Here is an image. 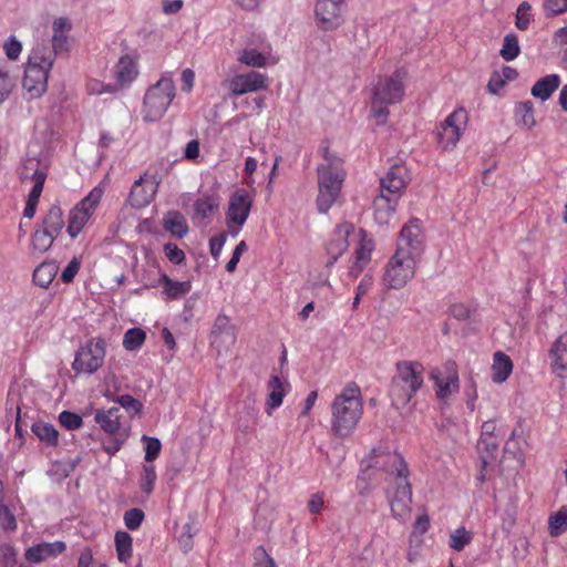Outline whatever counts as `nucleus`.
I'll list each match as a JSON object with an SVG mask.
<instances>
[{
    "label": "nucleus",
    "instance_id": "obj_1",
    "mask_svg": "<svg viewBox=\"0 0 567 567\" xmlns=\"http://www.w3.org/2000/svg\"><path fill=\"white\" fill-rule=\"evenodd\" d=\"M363 413V402L360 388L348 383L331 404V430L339 437L352 433Z\"/></svg>",
    "mask_w": 567,
    "mask_h": 567
},
{
    "label": "nucleus",
    "instance_id": "obj_2",
    "mask_svg": "<svg viewBox=\"0 0 567 567\" xmlns=\"http://www.w3.org/2000/svg\"><path fill=\"white\" fill-rule=\"evenodd\" d=\"M409 179V171L403 164L392 165L381 177V193L373 200L374 218L380 225L389 223Z\"/></svg>",
    "mask_w": 567,
    "mask_h": 567
},
{
    "label": "nucleus",
    "instance_id": "obj_3",
    "mask_svg": "<svg viewBox=\"0 0 567 567\" xmlns=\"http://www.w3.org/2000/svg\"><path fill=\"white\" fill-rule=\"evenodd\" d=\"M424 367L419 361L402 360L395 364L390 395L398 406L406 405L424 384Z\"/></svg>",
    "mask_w": 567,
    "mask_h": 567
},
{
    "label": "nucleus",
    "instance_id": "obj_4",
    "mask_svg": "<svg viewBox=\"0 0 567 567\" xmlns=\"http://www.w3.org/2000/svg\"><path fill=\"white\" fill-rule=\"evenodd\" d=\"M323 155L327 164H321L317 168L319 194L316 203L318 210L326 214L341 193L344 171L338 157L328 155L327 151H324Z\"/></svg>",
    "mask_w": 567,
    "mask_h": 567
},
{
    "label": "nucleus",
    "instance_id": "obj_5",
    "mask_svg": "<svg viewBox=\"0 0 567 567\" xmlns=\"http://www.w3.org/2000/svg\"><path fill=\"white\" fill-rule=\"evenodd\" d=\"M53 62L54 55L49 48L42 44L33 48L23 78V87L30 97H39L47 91Z\"/></svg>",
    "mask_w": 567,
    "mask_h": 567
},
{
    "label": "nucleus",
    "instance_id": "obj_6",
    "mask_svg": "<svg viewBox=\"0 0 567 567\" xmlns=\"http://www.w3.org/2000/svg\"><path fill=\"white\" fill-rule=\"evenodd\" d=\"M403 94V81L398 71L393 75L378 82L372 97V116L375 118L377 124L385 123L389 115L386 106L400 102Z\"/></svg>",
    "mask_w": 567,
    "mask_h": 567
},
{
    "label": "nucleus",
    "instance_id": "obj_7",
    "mask_svg": "<svg viewBox=\"0 0 567 567\" xmlns=\"http://www.w3.org/2000/svg\"><path fill=\"white\" fill-rule=\"evenodd\" d=\"M19 178L22 183L33 182L31 192L23 210V216L33 218L35 215L39 198L42 194L44 182L48 176V167L37 157H28L18 169Z\"/></svg>",
    "mask_w": 567,
    "mask_h": 567
},
{
    "label": "nucleus",
    "instance_id": "obj_8",
    "mask_svg": "<svg viewBox=\"0 0 567 567\" xmlns=\"http://www.w3.org/2000/svg\"><path fill=\"white\" fill-rule=\"evenodd\" d=\"M175 92L173 79L163 75L144 96V120L147 122L159 120L174 100Z\"/></svg>",
    "mask_w": 567,
    "mask_h": 567
},
{
    "label": "nucleus",
    "instance_id": "obj_9",
    "mask_svg": "<svg viewBox=\"0 0 567 567\" xmlns=\"http://www.w3.org/2000/svg\"><path fill=\"white\" fill-rule=\"evenodd\" d=\"M416 256L396 250L385 267L383 284L389 289L403 288L415 274Z\"/></svg>",
    "mask_w": 567,
    "mask_h": 567
},
{
    "label": "nucleus",
    "instance_id": "obj_10",
    "mask_svg": "<svg viewBox=\"0 0 567 567\" xmlns=\"http://www.w3.org/2000/svg\"><path fill=\"white\" fill-rule=\"evenodd\" d=\"M367 470L384 472L394 483L409 478L408 464L401 454L381 447L371 451L367 460Z\"/></svg>",
    "mask_w": 567,
    "mask_h": 567
},
{
    "label": "nucleus",
    "instance_id": "obj_11",
    "mask_svg": "<svg viewBox=\"0 0 567 567\" xmlns=\"http://www.w3.org/2000/svg\"><path fill=\"white\" fill-rule=\"evenodd\" d=\"M103 194L104 188L96 186L70 210L66 231L71 238H76L85 227L95 213Z\"/></svg>",
    "mask_w": 567,
    "mask_h": 567
},
{
    "label": "nucleus",
    "instance_id": "obj_12",
    "mask_svg": "<svg viewBox=\"0 0 567 567\" xmlns=\"http://www.w3.org/2000/svg\"><path fill=\"white\" fill-rule=\"evenodd\" d=\"M106 342L102 338H92L79 349L72 363L76 373L93 374L104 363Z\"/></svg>",
    "mask_w": 567,
    "mask_h": 567
},
{
    "label": "nucleus",
    "instance_id": "obj_13",
    "mask_svg": "<svg viewBox=\"0 0 567 567\" xmlns=\"http://www.w3.org/2000/svg\"><path fill=\"white\" fill-rule=\"evenodd\" d=\"M467 123V113L463 109L452 112L436 130V141L442 150L454 148Z\"/></svg>",
    "mask_w": 567,
    "mask_h": 567
},
{
    "label": "nucleus",
    "instance_id": "obj_14",
    "mask_svg": "<svg viewBox=\"0 0 567 567\" xmlns=\"http://www.w3.org/2000/svg\"><path fill=\"white\" fill-rule=\"evenodd\" d=\"M346 3L334 0H317L315 14L323 30L337 29L342 21Z\"/></svg>",
    "mask_w": 567,
    "mask_h": 567
},
{
    "label": "nucleus",
    "instance_id": "obj_15",
    "mask_svg": "<svg viewBox=\"0 0 567 567\" xmlns=\"http://www.w3.org/2000/svg\"><path fill=\"white\" fill-rule=\"evenodd\" d=\"M411 504L412 487L409 478L395 482V492L390 498L392 516L400 522H405L411 513Z\"/></svg>",
    "mask_w": 567,
    "mask_h": 567
},
{
    "label": "nucleus",
    "instance_id": "obj_16",
    "mask_svg": "<svg viewBox=\"0 0 567 567\" xmlns=\"http://www.w3.org/2000/svg\"><path fill=\"white\" fill-rule=\"evenodd\" d=\"M252 199L246 189H237L229 198L228 210L226 214L227 224H236L241 227L250 213Z\"/></svg>",
    "mask_w": 567,
    "mask_h": 567
},
{
    "label": "nucleus",
    "instance_id": "obj_17",
    "mask_svg": "<svg viewBox=\"0 0 567 567\" xmlns=\"http://www.w3.org/2000/svg\"><path fill=\"white\" fill-rule=\"evenodd\" d=\"M354 231V225L344 221L336 227L330 240L327 244V252L330 258L327 261V266L330 267L341 257L349 247V236Z\"/></svg>",
    "mask_w": 567,
    "mask_h": 567
},
{
    "label": "nucleus",
    "instance_id": "obj_18",
    "mask_svg": "<svg viewBox=\"0 0 567 567\" xmlns=\"http://www.w3.org/2000/svg\"><path fill=\"white\" fill-rule=\"evenodd\" d=\"M267 87V76L256 71H250L245 74H237L229 82V90L234 96L266 90Z\"/></svg>",
    "mask_w": 567,
    "mask_h": 567
},
{
    "label": "nucleus",
    "instance_id": "obj_19",
    "mask_svg": "<svg viewBox=\"0 0 567 567\" xmlns=\"http://www.w3.org/2000/svg\"><path fill=\"white\" fill-rule=\"evenodd\" d=\"M157 185L146 174L136 179L128 195V203L135 208L147 206L154 198Z\"/></svg>",
    "mask_w": 567,
    "mask_h": 567
},
{
    "label": "nucleus",
    "instance_id": "obj_20",
    "mask_svg": "<svg viewBox=\"0 0 567 567\" xmlns=\"http://www.w3.org/2000/svg\"><path fill=\"white\" fill-rule=\"evenodd\" d=\"M411 252L419 257L422 251L421 227L417 219L411 220L401 229L396 250Z\"/></svg>",
    "mask_w": 567,
    "mask_h": 567
},
{
    "label": "nucleus",
    "instance_id": "obj_21",
    "mask_svg": "<svg viewBox=\"0 0 567 567\" xmlns=\"http://www.w3.org/2000/svg\"><path fill=\"white\" fill-rule=\"evenodd\" d=\"M269 394L266 399L265 411L268 415L278 409L284 401L287 392L290 389V384L287 381L281 380L278 375L272 374L267 383Z\"/></svg>",
    "mask_w": 567,
    "mask_h": 567
},
{
    "label": "nucleus",
    "instance_id": "obj_22",
    "mask_svg": "<svg viewBox=\"0 0 567 567\" xmlns=\"http://www.w3.org/2000/svg\"><path fill=\"white\" fill-rule=\"evenodd\" d=\"M72 23L65 17L54 19L52 23V51L55 56L60 53L69 51V32L71 31Z\"/></svg>",
    "mask_w": 567,
    "mask_h": 567
},
{
    "label": "nucleus",
    "instance_id": "obj_23",
    "mask_svg": "<svg viewBox=\"0 0 567 567\" xmlns=\"http://www.w3.org/2000/svg\"><path fill=\"white\" fill-rule=\"evenodd\" d=\"M64 542L56 540L53 543H41L29 547L25 550V559L30 563H41L49 557L56 556L65 550Z\"/></svg>",
    "mask_w": 567,
    "mask_h": 567
},
{
    "label": "nucleus",
    "instance_id": "obj_24",
    "mask_svg": "<svg viewBox=\"0 0 567 567\" xmlns=\"http://www.w3.org/2000/svg\"><path fill=\"white\" fill-rule=\"evenodd\" d=\"M114 74L117 91L130 85L138 74L136 61L127 54L121 56L115 65Z\"/></svg>",
    "mask_w": 567,
    "mask_h": 567
},
{
    "label": "nucleus",
    "instance_id": "obj_25",
    "mask_svg": "<svg viewBox=\"0 0 567 567\" xmlns=\"http://www.w3.org/2000/svg\"><path fill=\"white\" fill-rule=\"evenodd\" d=\"M374 245L371 239H367L364 236L360 239L358 247L354 250V260L349 269V276L357 278L364 267L371 260V254Z\"/></svg>",
    "mask_w": 567,
    "mask_h": 567
},
{
    "label": "nucleus",
    "instance_id": "obj_26",
    "mask_svg": "<svg viewBox=\"0 0 567 567\" xmlns=\"http://www.w3.org/2000/svg\"><path fill=\"white\" fill-rule=\"evenodd\" d=\"M554 373L561 379L567 378V341L559 337L550 349Z\"/></svg>",
    "mask_w": 567,
    "mask_h": 567
},
{
    "label": "nucleus",
    "instance_id": "obj_27",
    "mask_svg": "<svg viewBox=\"0 0 567 567\" xmlns=\"http://www.w3.org/2000/svg\"><path fill=\"white\" fill-rule=\"evenodd\" d=\"M64 226L65 221L62 208L58 204L51 205L43 216L40 227L58 237L62 233Z\"/></svg>",
    "mask_w": 567,
    "mask_h": 567
},
{
    "label": "nucleus",
    "instance_id": "obj_28",
    "mask_svg": "<svg viewBox=\"0 0 567 567\" xmlns=\"http://www.w3.org/2000/svg\"><path fill=\"white\" fill-rule=\"evenodd\" d=\"M513 371V362L511 358L504 352L497 351L494 353L492 364V380L495 383L505 382Z\"/></svg>",
    "mask_w": 567,
    "mask_h": 567
},
{
    "label": "nucleus",
    "instance_id": "obj_29",
    "mask_svg": "<svg viewBox=\"0 0 567 567\" xmlns=\"http://www.w3.org/2000/svg\"><path fill=\"white\" fill-rule=\"evenodd\" d=\"M120 409L111 408L109 410H97L94 420L101 425L104 432L109 434H116L120 431Z\"/></svg>",
    "mask_w": 567,
    "mask_h": 567
},
{
    "label": "nucleus",
    "instance_id": "obj_30",
    "mask_svg": "<svg viewBox=\"0 0 567 567\" xmlns=\"http://www.w3.org/2000/svg\"><path fill=\"white\" fill-rule=\"evenodd\" d=\"M218 337H228V346H234L237 339L230 318L223 313L216 317L210 332V340L219 341Z\"/></svg>",
    "mask_w": 567,
    "mask_h": 567
},
{
    "label": "nucleus",
    "instance_id": "obj_31",
    "mask_svg": "<svg viewBox=\"0 0 567 567\" xmlns=\"http://www.w3.org/2000/svg\"><path fill=\"white\" fill-rule=\"evenodd\" d=\"M560 78L557 74H549L539 79L532 87V95L540 101L548 100L558 89Z\"/></svg>",
    "mask_w": 567,
    "mask_h": 567
},
{
    "label": "nucleus",
    "instance_id": "obj_32",
    "mask_svg": "<svg viewBox=\"0 0 567 567\" xmlns=\"http://www.w3.org/2000/svg\"><path fill=\"white\" fill-rule=\"evenodd\" d=\"M163 228L176 238H183L188 233L186 219L177 210H169L165 214Z\"/></svg>",
    "mask_w": 567,
    "mask_h": 567
},
{
    "label": "nucleus",
    "instance_id": "obj_33",
    "mask_svg": "<svg viewBox=\"0 0 567 567\" xmlns=\"http://www.w3.org/2000/svg\"><path fill=\"white\" fill-rule=\"evenodd\" d=\"M59 271V265L55 261H44L33 271V281L41 288H48Z\"/></svg>",
    "mask_w": 567,
    "mask_h": 567
},
{
    "label": "nucleus",
    "instance_id": "obj_34",
    "mask_svg": "<svg viewBox=\"0 0 567 567\" xmlns=\"http://www.w3.org/2000/svg\"><path fill=\"white\" fill-rule=\"evenodd\" d=\"M159 281L164 285V292L172 300L182 298L192 289L190 281H174L166 274L161 276Z\"/></svg>",
    "mask_w": 567,
    "mask_h": 567
},
{
    "label": "nucleus",
    "instance_id": "obj_35",
    "mask_svg": "<svg viewBox=\"0 0 567 567\" xmlns=\"http://www.w3.org/2000/svg\"><path fill=\"white\" fill-rule=\"evenodd\" d=\"M114 540L118 560L121 563H127L133 554L132 536L127 532L118 530L115 533Z\"/></svg>",
    "mask_w": 567,
    "mask_h": 567
},
{
    "label": "nucleus",
    "instance_id": "obj_36",
    "mask_svg": "<svg viewBox=\"0 0 567 567\" xmlns=\"http://www.w3.org/2000/svg\"><path fill=\"white\" fill-rule=\"evenodd\" d=\"M37 437L50 446H55L59 441V433L50 423L37 422L31 427Z\"/></svg>",
    "mask_w": 567,
    "mask_h": 567
},
{
    "label": "nucleus",
    "instance_id": "obj_37",
    "mask_svg": "<svg viewBox=\"0 0 567 567\" xmlns=\"http://www.w3.org/2000/svg\"><path fill=\"white\" fill-rule=\"evenodd\" d=\"M515 115L527 130L536 125L534 117V105L532 101L519 102L515 106Z\"/></svg>",
    "mask_w": 567,
    "mask_h": 567
},
{
    "label": "nucleus",
    "instance_id": "obj_38",
    "mask_svg": "<svg viewBox=\"0 0 567 567\" xmlns=\"http://www.w3.org/2000/svg\"><path fill=\"white\" fill-rule=\"evenodd\" d=\"M55 238L58 237L53 236V234L49 233L42 227H39L32 235V248L38 252H45L52 246Z\"/></svg>",
    "mask_w": 567,
    "mask_h": 567
},
{
    "label": "nucleus",
    "instance_id": "obj_39",
    "mask_svg": "<svg viewBox=\"0 0 567 567\" xmlns=\"http://www.w3.org/2000/svg\"><path fill=\"white\" fill-rule=\"evenodd\" d=\"M146 339V332L141 328H131L124 333L123 347L127 351H134L142 347Z\"/></svg>",
    "mask_w": 567,
    "mask_h": 567
},
{
    "label": "nucleus",
    "instance_id": "obj_40",
    "mask_svg": "<svg viewBox=\"0 0 567 567\" xmlns=\"http://www.w3.org/2000/svg\"><path fill=\"white\" fill-rule=\"evenodd\" d=\"M520 48L518 37L515 33H508L503 41V48L499 51L505 61H512L519 55Z\"/></svg>",
    "mask_w": 567,
    "mask_h": 567
},
{
    "label": "nucleus",
    "instance_id": "obj_41",
    "mask_svg": "<svg viewBox=\"0 0 567 567\" xmlns=\"http://www.w3.org/2000/svg\"><path fill=\"white\" fill-rule=\"evenodd\" d=\"M473 539L472 532L465 527H458L450 535V547L456 551H462Z\"/></svg>",
    "mask_w": 567,
    "mask_h": 567
},
{
    "label": "nucleus",
    "instance_id": "obj_42",
    "mask_svg": "<svg viewBox=\"0 0 567 567\" xmlns=\"http://www.w3.org/2000/svg\"><path fill=\"white\" fill-rule=\"evenodd\" d=\"M498 449L496 437H481L477 443V450L481 453V461L483 466H486L488 458H493Z\"/></svg>",
    "mask_w": 567,
    "mask_h": 567
},
{
    "label": "nucleus",
    "instance_id": "obj_43",
    "mask_svg": "<svg viewBox=\"0 0 567 567\" xmlns=\"http://www.w3.org/2000/svg\"><path fill=\"white\" fill-rule=\"evenodd\" d=\"M3 501V484L0 481V526L4 530H16L17 520L13 513L2 503Z\"/></svg>",
    "mask_w": 567,
    "mask_h": 567
},
{
    "label": "nucleus",
    "instance_id": "obj_44",
    "mask_svg": "<svg viewBox=\"0 0 567 567\" xmlns=\"http://www.w3.org/2000/svg\"><path fill=\"white\" fill-rule=\"evenodd\" d=\"M218 204L212 197L198 198L194 204V217L196 218H208L217 209Z\"/></svg>",
    "mask_w": 567,
    "mask_h": 567
},
{
    "label": "nucleus",
    "instance_id": "obj_45",
    "mask_svg": "<svg viewBox=\"0 0 567 567\" xmlns=\"http://www.w3.org/2000/svg\"><path fill=\"white\" fill-rule=\"evenodd\" d=\"M238 61L247 66L264 68L266 65V58L256 49H245L240 52Z\"/></svg>",
    "mask_w": 567,
    "mask_h": 567
},
{
    "label": "nucleus",
    "instance_id": "obj_46",
    "mask_svg": "<svg viewBox=\"0 0 567 567\" xmlns=\"http://www.w3.org/2000/svg\"><path fill=\"white\" fill-rule=\"evenodd\" d=\"M156 472L155 467L152 464L143 465L141 475H140V487L146 494L150 495L154 491V485L156 481Z\"/></svg>",
    "mask_w": 567,
    "mask_h": 567
},
{
    "label": "nucleus",
    "instance_id": "obj_47",
    "mask_svg": "<svg viewBox=\"0 0 567 567\" xmlns=\"http://www.w3.org/2000/svg\"><path fill=\"white\" fill-rule=\"evenodd\" d=\"M532 20V6L527 1H523L516 10L515 25L518 30L525 31L529 28Z\"/></svg>",
    "mask_w": 567,
    "mask_h": 567
},
{
    "label": "nucleus",
    "instance_id": "obj_48",
    "mask_svg": "<svg viewBox=\"0 0 567 567\" xmlns=\"http://www.w3.org/2000/svg\"><path fill=\"white\" fill-rule=\"evenodd\" d=\"M142 442L145 444L144 460L147 464H151L158 457L162 450V443L157 437L147 435L142 436Z\"/></svg>",
    "mask_w": 567,
    "mask_h": 567
},
{
    "label": "nucleus",
    "instance_id": "obj_49",
    "mask_svg": "<svg viewBox=\"0 0 567 567\" xmlns=\"http://www.w3.org/2000/svg\"><path fill=\"white\" fill-rule=\"evenodd\" d=\"M549 534L558 536L567 529V509H560L549 517Z\"/></svg>",
    "mask_w": 567,
    "mask_h": 567
},
{
    "label": "nucleus",
    "instance_id": "obj_50",
    "mask_svg": "<svg viewBox=\"0 0 567 567\" xmlns=\"http://www.w3.org/2000/svg\"><path fill=\"white\" fill-rule=\"evenodd\" d=\"M432 378L435 380L436 395L440 399H444L452 393V386L457 388V377H452L449 380H442L435 371L432 372Z\"/></svg>",
    "mask_w": 567,
    "mask_h": 567
},
{
    "label": "nucleus",
    "instance_id": "obj_51",
    "mask_svg": "<svg viewBox=\"0 0 567 567\" xmlns=\"http://www.w3.org/2000/svg\"><path fill=\"white\" fill-rule=\"evenodd\" d=\"M114 401L132 415H137L142 413L143 403L130 394L120 395Z\"/></svg>",
    "mask_w": 567,
    "mask_h": 567
},
{
    "label": "nucleus",
    "instance_id": "obj_52",
    "mask_svg": "<svg viewBox=\"0 0 567 567\" xmlns=\"http://www.w3.org/2000/svg\"><path fill=\"white\" fill-rule=\"evenodd\" d=\"M86 92L90 95H101L103 93L114 94L117 92V86L114 84H104L99 80H90L86 83Z\"/></svg>",
    "mask_w": 567,
    "mask_h": 567
},
{
    "label": "nucleus",
    "instance_id": "obj_53",
    "mask_svg": "<svg viewBox=\"0 0 567 567\" xmlns=\"http://www.w3.org/2000/svg\"><path fill=\"white\" fill-rule=\"evenodd\" d=\"M59 421L61 425L71 431L80 429L83 424L82 417L70 411H62L59 415Z\"/></svg>",
    "mask_w": 567,
    "mask_h": 567
},
{
    "label": "nucleus",
    "instance_id": "obj_54",
    "mask_svg": "<svg viewBox=\"0 0 567 567\" xmlns=\"http://www.w3.org/2000/svg\"><path fill=\"white\" fill-rule=\"evenodd\" d=\"M144 512L140 508H132L125 512L124 523L130 530L137 529L144 520Z\"/></svg>",
    "mask_w": 567,
    "mask_h": 567
},
{
    "label": "nucleus",
    "instance_id": "obj_55",
    "mask_svg": "<svg viewBox=\"0 0 567 567\" xmlns=\"http://www.w3.org/2000/svg\"><path fill=\"white\" fill-rule=\"evenodd\" d=\"M567 11V0H545L544 12L547 18H553Z\"/></svg>",
    "mask_w": 567,
    "mask_h": 567
},
{
    "label": "nucleus",
    "instance_id": "obj_56",
    "mask_svg": "<svg viewBox=\"0 0 567 567\" xmlns=\"http://www.w3.org/2000/svg\"><path fill=\"white\" fill-rule=\"evenodd\" d=\"M17 549L11 544L0 545V563L3 567H14L17 564Z\"/></svg>",
    "mask_w": 567,
    "mask_h": 567
},
{
    "label": "nucleus",
    "instance_id": "obj_57",
    "mask_svg": "<svg viewBox=\"0 0 567 567\" xmlns=\"http://www.w3.org/2000/svg\"><path fill=\"white\" fill-rule=\"evenodd\" d=\"M14 87V81L9 72L0 69V104L7 100Z\"/></svg>",
    "mask_w": 567,
    "mask_h": 567
},
{
    "label": "nucleus",
    "instance_id": "obj_58",
    "mask_svg": "<svg viewBox=\"0 0 567 567\" xmlns=\"http://www.w3.org/2000/svg\"><path fill=\"white\" fill-rule=\"evenodd\" d=\"M254 567H277L275 560L268 555L264 546H258L254 551Z\"/></svg>",
    "mask_w": 567,
    "mask_h": 567
},
{
    "label": "nucleus",
    "instance_id": "obj_59",
    "mask_svg": "<svg viewBox=\"0 0 567 567\" xmlns=\"http://www.w3.org/2000/svg\"><path fill=\"white\" fill-rule=\"evenodd\" d=\"M164 252L168 260L175 265H181L186 259L185 252L174 243H167L164 246Z\"/></svg>",
    "mask_w": 567,
    "mask_h": 567
},
{
    "label": "nucleus",
    "instance_id": "obj_60",
    "mask_svg": "<svg viewBox=\"0 0 567 567\" xmlns=\"http://www.w3.org/2000/svg\"><path fill=\"white\" fill-rule=\"evenodd\" d=\"M6 55L10 60H17L22 51V44L14 37H10L3 45Z\"/></svg>",
    "mask_w": 567,
    "mask_h": 567
},
{
    "label": "nucleus",
    "instance_id": "obj_61",
    "mask_svg": "<svg viewBox=\"0 0 567 567\" xmlns=\"http://www.w3.org/2000/svg\"><path fill=\"white\" fill-rule=\"evenodd\" d=\"M80 270V261L78 260L76 257H74L69 264L68 266L63 269L62 274H61V280L64 282V284H70L73 281L75 275L79 272Z\"/></svg>",
    "mask_w": 567,
    "mask_h": 567
},
{
    "label": "nucleus",
    "instance_id": "obj_62",
    "mask_svg": "<svg viewBox=\"0 0 567 567\" xmlns=\"http://www.w3.org/2000/svg\"><path fill=\"white\" fill-rule=\"evenodd\" d=\"M226 234L220 233L217 236L210 238L209 240V248H210V255L214 259H217L223 250V247L226 243Z\"/></svg>",
    "mask_w": 567,
    "mask_h": 567
},
{
    "label": "nucleus",
    "instance_id": "obj_63",
    "mask_svg": "<svg viewBox=\"0 0 567 567\" xmlns=\"http://www.w3.org/2000/svg\"><path fill=\"white\" fill-rule=\"evenodd\" d=\"M430 517L427 514H422L416 517L414 524H413V532L412 535L419 534L423 535L430 529Z\"/></svg>",
    "mask_w": 567,
    "mask_h": 567
},
{
    "label": "nucleus",
    "instance_id": "obj_64",
    "mask_svg": "<svg viewBox=\"0 0 567 567\" xmlns=\"http://www.w3.org/2000/svg\"><path fill=\"white\" fill-rule=\"evenodd\" d=\"M450 313L457 320H466L470 318V309L464 303H453L450 307Z\"/></svg>",
    "mask_w": 567,
    "mask_h": 567
}]
</instances>
